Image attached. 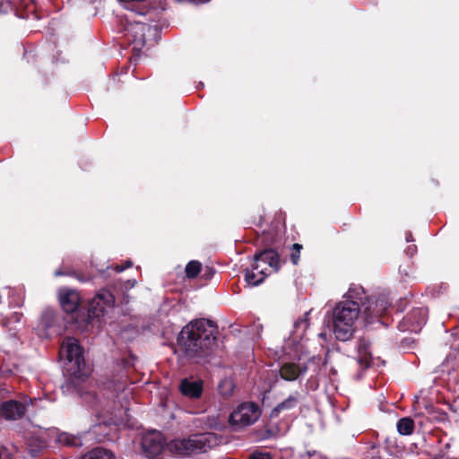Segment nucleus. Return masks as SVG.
I'll use <instances>...</instances> for the list:
<instances>
[{"mask_svg":"<svg viewBox=\"0 0 459 459\" xmlns=\"http://www.w3.org/2000/svg\"><path fill=\"white\" fill-rule=\"evenodd\" d=\"M201 263L195 260L190 261L186 266V274L188 278L196 277L201 271Z\"/></svg>","mask_w":459,"mask_h":459,"instance_id":"obj_23","label":"nucleus"},{"mask_svg":"<svg viewBox=\"0 0 459 459\" xmlns=\"http://www.w3.org/2000/svg\"><path fill=\"white\" fill-rule=\"evenodd\" d=\"M390 306L385 296H366L361 286L351 285L333 309V333L341 342L349 341L356 330V323L361 315L367 324L380 317Z\"/></svg>","mask_w":459,"mask_h":459,"instance_id":"obj_1","label":"nucleus"},{"mask_svg":"<svg viewBox=\"0 0 459 459\" xmlns=\"http://www.w3.org/2000/svg\"><path fill=\"white\" fill-rule=\"evenodd\" d=\"M303 371H305V368L302 369L294 363H285L280 368V375L287 381H293L297 379Z\"/></svg>","mask_w":459,"mask_h":459,"instance_id":"obj_16","label":"nucleus"},{"mask_svg":"<svg viewBox=\"0 0 459 459\" xmlns=\"http://www.w3.org/2000/svg\"><path fill=\"white\" fill-rule=\"evenodd\" d=\"M325 336H326L325 333H319V337H321V338H325Z\"/></svg>","mask_w":459,"mask_h":459,"instance_id":"obj_34","label":"nucleus"},{"mask_svg":"<svg viewBox=\"0 0 459 459\" xmlns=\"http://www.w3.org/2000/svg\"><path fill=\"white\" fill-rule=\"evenodd\" d=\"M427 316L428 309L426 307L413 308L399 324V328L402 331L418 333L425 325Z\"/></svg>","mask_w":459,"mask_h":459,"instance_id":"obj_11","label":"nucleus"},{"mask_svg":"<svg viewBox=\"0 0 459 459\" xmlns=\"http://www.w3.org/2000/svg\"><path fill=\"white\" fill-rule=\"evenodd\" d=\"M18 0H0V13H8L15 10Z\"/></svg>","mask_w":459,"mask_h":459,"instance_id":"obj_24","label":"nucleus"},{"mask_svg":"<svg viewBox=\"0 0 459 459\" xmlns=\"http://www.w3.org/2000/svg\"><path fill=\"white\" fill-rule=\"evenodd\" d=\"M279 266L278 253L273 249H265L255 255L252 269L246 272V281L250 286H257L272 271H277Z\"/></svg>","mask_w":459,"mask_h":459,"instance_id":"obj_5","label":"nucleus"},{"mask_svg":"<svg viewBox=\"0 0 459 459\" xmlns=\"http://www.w3.org/2000/svg\"><path fill=\"white\" fill-rule=\"evenodd\" d=\"M250 459H272V457L266 453H255Z\"/></svg>","mask_w":459,"mask_h":459,"instance_id":"obj_28","label":"nucleus"},{"mask_svg":"<svg viewBox=\"0 0 459 459\" xmlns=\"http://www.w3.org/2000/svg\"><path fill=\"white\" fill-rule=\"evenodd\" d=\"M371 459H382L380 456H373Z\"/></svg>","mask_w":459,"mask_h":459,"instance_id":"obj_37","label":"nucleus"},{"mask_svg":"<svg viewBox=\"0 0 459 459\" xmlns=\"http://www.w3.org/2000/svg\"><path fill=\"white\" fill-rule=\"evenodd\" d=\"M126 411L125 410H123V409H119V410H118V414H119V416H121V414H122V413H126Z\"/></svg>","mask_w":459,"mask_h":459,"instance_id":"obj_33","label":"nucleus"},{"mask_svg":"<svg viewBox=\"0 0 459 459\" xmlns=\"http://www.w3.org/2000/svg\"><path fill=\"white\" fill-rule=\"evenodd\" d=\"M115 303L114 294L107 290H100L89 304L88 322L91 323L93 319H99L104 316Z\"/></svg>","mask_w":459,"mask_h":459,"instance_id":"obj_8","label":"nucleus"},{"mask_svg":"<svg viewBox=\"0 0 459 459\" xmlns=\"http://www.w3.org/2000/svg\"><path fill=\"white\" fill-rule=\"evenodd\" d=\"M56 441L59 444L70 446H82V440L80 437L71 435L66 432L59 433L56 437Z\"/></svg>","mask_w":459,"mask_h":459,"instance_id":"obj_21","label":"nucleus"},{"mask_svg":"<svg viewBox=\"0 0 459 459\" xmlns=\"http://www.w3.org/2000/svg\"><path fill=\"white\" fill-rule=\"evenodd\" d=\"M60 356L65 358L64 374L74 386L89 376L90 369L86 366L82 348L74 337L65 338L61 345Z\"/></svg>","mask_w":459,"mask_h":459,"instance_id":"obj_3","label":"nucleus"},{"mask_svg":"<svg viewBox=\"0 0 459 459\" xmlns=\"http://www.w3.org/2000/svg\"><path fill=\"white\" fill-rule=\"evenodd\" d=\"M148 29H150L148 24H146L143 22H135L134 23H130L126 30L133 34L134 41L144 44L145 43V34L144 33H145V30Z\"/></svg>","mask_w":459,"mask_h":459,"instance_id":"obj_17","label":"nucleus"},{"mask_svg":"<svg viewBox=\"0 0 459 459\" xmlns=\"http://www.w3.org/2000/svg\"><path fill=\"white\" fill-rule=\"evenodd\" d=\"M416 249H417V247H416V246H415V245L409 246V247H407V249H406V253H407V255H413L415 254V252H416Z\"/></svg>","mask_w":459,"mask_h":459,"instance_id":"obj_31","label":"nucleus"},{"mask_svg":"<svg viewBox=\"0 0 459 459\" xmlns=\"http://www.w3.org/2000/svg\"><path fill=\"white\" fill-rule=\"evenodd\" d=\"M406 241H407V242L413 241V238H412L411 233H408V234L406 235Z\"/></svg>","mask_w":459,"mask_h":459,"instance_id":"obj_32","label":"nucleus"},{"mask_svg":"<svg viewBox=\"0 0 459 459\" xmlns=\"http://www.w3.org/2000/svg\"><path fill=\"white\" fill-rule=\"evenodd\" d=\"M299 403V394H291L283 402L279 403L273 410V413L280 412L282 411H289L296 407Z\"/></svg>","mask_w":459,"mask_h":459,"instance_id":"obj_20","label":"nucleus"},{"mask_svg":"<svg viewBox=\"0 0 459 459\" xmlns=\"http://www.w3.org/2000/svg\"><path fill=\"white\" fill-rule=\"evenodd\" d=\"M101 414L103 416L110 415V417L107 420H105L103 421L106 424H115V425H121L122 424V421H120V420L117 419V413L113 416V411H110L108 409H102L101 410Z\"/></svg>","mask_w":459,"mask_h":459,"instance_id":"obj_25","label":"nucleus"},{"mask_svg":"<svg viewBox=\"0 0 459 459\" xmlns=\"http://www.w3.org/2000/svg\"><path fill=\"white\" fill-rule=\"evenodd\" d=\"M55 275H56V276L61 275V273H60L59 271H56V272L55 273Z\"/></svg>","mask_w":459,"mask_h":459,"instance_id":"obj_36","label":"nucleus"},{"mask_svg":"<svg viewBox=\"0 0 459 459\" xmlns=\"http://www.w3.org/2000/svg\"><path fill=\"white\" fill-rule=\"evenodd\" d=\"M218 445V438L211 432L199 433L187 438L175 439L168 444V449L177 455L204 453Z\"/></svg>","mask_w":459,"mask_h":459,"instance_id":"obj_4","label":"nucleus"},{"mask_svg":"<svg viewBox=\"0 0 459 459\" xmlns=\"http://www.w3.org/2000/svg\"><path fill=\"white\" fill-rule=\"evenodd\" d=\"M261 416L259 406L251 402L240 403L230 414V423L233 427L241 429L254 424Z\"/></svg>","mask_w":459,"mask_h":459,"instance_id":"obj_7","label":"nucleus"},{"mask_svg":"<svg viewBox=\"0 0 459 459\" xmlns=\"http://www.w3.org/2000/svg\"><path fill=\"white\" fill-rule=\"evenodd\" d=\"M178 389L182 395L192 400H196L202 396L204 391V383L199 379L186 377L180 381Z\"/></svg>","mask_w":459,"mask_h":459,"instance_id":"obj_13","label":"nucleus"},{"mask_svg":"<svg viewBox=\"0 0 459 459\" xmlns=\"http://www.w3.org/2000/svg\"><path fill=\"white\" fill-rule=\"evenodd\" d=\"M301 248L302 246L299 244H294L292 246V253L290 255V259L294 264H297L299 260V253Z\"/></svg>","mask_w":459,"mask_h":459,"instance_id":"obj_27","label":"nucleus"},{"mask_svg":"<svg viewBox=\"0 0 459 459\" xmlns=\"http://www.w3.org/2000/svg\"><path fill=\"white\" fill-rule=\"evenodd\" d=\"M59 302L66 313L74 312L80 304V295L76 290L63 289L59 291Z\"/></svg>","mask_w":459,"mask_h":459,"instance_id":"obj_14","label":"nucleus"},{"mask_svg":"<svg viewBox=\"0 0 459 459\" xmlns=\"http://www.w3.org/2000/svg\"><path fill=\"white\" fill-rule=\"evenodd\" d=\"M309 313H310L309 311L306 312L301 317H299V319H297L294 322V325H293L294 330L292 333L293 341L301 340L303 338V335H304L306 330L309 326V319H308Z\"/></svg>","mask_w":459,"mask_h":459,"instance_id":"obj_18","label":"nucleus"},{"mask_svg":"<svg viewBox=\"0 0 459 459\" xmlns=\"http://www.w3.org/2000/svg\"><path fill=\"white\" fill-rule=\"evenodd\" d=\"M371 354L369 352V343L364 339H360L357 343V363L362 368H368L370 366Z\"/></svg>","mask_w":459,"mask_h":459,"instance_id":"obj_15","label":"nucleus"},{"mask_svg":"<svg viewBox=\"0 0 459 459\" xmlns=\"http://www.w3.org/2000/svg\"><path fill=\"white\" fill-rule=\"evenodd\" d=\"M437 373L448 384L459 385V358L447 356L445 361L439 366Z\"/></svg>","mask_w":459,"mask_h":459,"instance_id":"obj_12","label":"nucleus"},{"mask_svg":"<svg viewBox=\"0 0 459 459\" xmlns=\"http://www.w3.org/2000/svg\"><path fill=\"white\" fill-rule=\"evenodd\" d=\"M80 459H115L114 454L103 447H95L83 455Z\"/></svg>","mask_w":459,"mask_h":459,"instance_id":"obj_19","label":"nucleus"},{"mask_svg":"<svg viewBox=\"0 0 459 459\" xmlns=\"http://www.w3.org/2000/svg\"><path fill=\"white\" fill-rule=\"evenodd\" d=\"M0 459H13L10 457L6 449L0 450Z\"/></svg>","mask_w":459,"mask_h":459,"instance_id":"obj_30","label":"nucleus"},{"mask_svg":"<svg viewBox=\"0 0 459 459\" xmlns=\"http://www.w3.org/2000/svg\"><path fill=\"white\" fill-rule=\"evenodd\" d=\"M217 331V325L209 319L191 321L179 333L178 347L187 358L204 356L216 345Z\"/></svg>","mask_w":459,"mask_h":459,"instance_id":"obj_2","label":"nucleus"},{"mask_svg":"<svg viewBox=\"0 0 459 459\" xmlns=\"http://www.w3.org/2000/svg\"><path fill=\"white\" fill-rule=\"evenodd\" d=\"M37 334L41 338H51L63 331L62 318L59 314L49 307L45 308L36 326Z\"/></svg>","mask_w":459,"mask_h":459,"instance_id":"obj_6","label":"nucleus"},{"mask_svg":"<svg viewBox=\"0 0 459 459\" xmlns=\"http://www.w3.org/2000/svg\"><path fill=\"white\" fill-rule=\"evenodd\" d=\"M15 320L16 321H19L20 320V316L18 314L15 315Z\"/></svg>","mask_w":459,"mask_h":459,"instance_id":"obj_35","label":"nucleus"},{"mask_svg":"<svg viewBox=\"0 0 459 459\" xmlns=\"http://www.w3.org/2000/svg\"><path fill=\"white\" fill-rule=\"evenodd\" d=\"M209 0H202L203 3L208 2Z\"/></svg>","mask_w":459,"mask_h":459,"instance_id":"obj_39","label":"nucleus"},{"mask_svg":"<svg viewBox=\"0 0 459 459\" xmlns=\"http://www.w3.org/2000/svg\"><path fill=\"white\" fill-rule=\"evenodd\" d=\"M229 384H230V386L231 387V384L230 383H229ZM230 393H232V389L231 388H230L229 394H230Z\"/></svg>","mask_w":459,"mask_h":459,"instance_id":"obj_38","label":"nucleus"},{"mask_svg":"<svg viewBox=\"0 0 459 459\" xmlns=\"http://www.w3.org/2000/svg\"><path fill=\"white\" fill-rule=\"evenodd\" d=\"M40 399L32 400L25 397L22 401L8 400L0 404V417L6 420H18L22 419L27 411L29 405H34Z\"/></svg>","mask_w":459,"mask_h":459,"instance_id":"obj_9","label":"nucleus"},{"mask_svg":"<svg viewBox=\"0 0 459 459\" xmlns=\"http://www.w3.org/2000/svg\"><path fill=\"white\" fill-rule=\"evenodd\" d=\"M142 448L149 459H161L160 455L165 448L163 435L156 430L149 431L143 435Z\"/></svg>","mask_w":459,"mask_h":459,"instance_id":"obj_10","label":"nucleus"},{"mask_svg":"<svg viewBox=\"0 0 459 459\" xmlns=\"http://www.w3.org/2000/svg\"><path fill=\"white\" fill-rule=\"evenodd\" d=\"M414 429L413 420L409 418H403L397 422V430L402 435H410Z\"/></svg>","mask_w":459,"mask_h":459,"instance_id":"obj_22","label":"nucleus"},{"mask_svg":"<svg viewBox=\"0 0 459 459\" xmlns=\"http://www.w3.org/2000/svg\"><path fill=\"white\" fill-rule=\"evenodd\" d=\"M136 281L134 280H127L126 281H121L118 283V285L115 286L116 290H120L122 291L128 290L134 287Z\"/></svg>","mask_w":459,"mask_h":459,"instance_id":"obj_26","label":"nucleus"},{"mask_svg":"<svg viewBox=\"0 0 459 459\" xmlns=\"http://www.w3.org/2000/svg\"><path fill=\"white\" fill-rule=\"evenodd\" d=\"M132 266V262L131 261H126V264L125 265H117L115 267V270L117 272V273H121L123 272L126 268H128Z\"/></svg>","mask_w":459,"mask_h":459,"instance_id":"obj_29","label":"nucleus"}]
</instances>
